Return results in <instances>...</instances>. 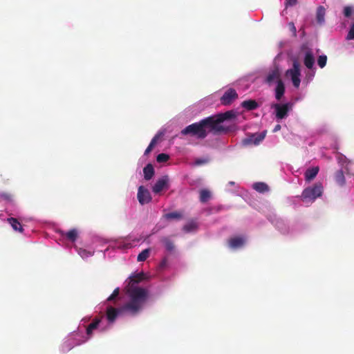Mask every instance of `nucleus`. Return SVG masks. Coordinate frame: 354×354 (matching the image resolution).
Returning a JSON list of instances; mask_svg holds the SVG:
<instances>
[{
	"instance_id": "nucleus-15",
	"label": "nucleus",
	"mask_w": 354,
	"mask_h": 354,
	"mask_svg": "<svg viewBox=\"0 0 354 354\" xmlns=\"http://www.w3.org/2000/svg\"><path fill=\"white\" fill-rule=\"evenodd\" d=\"M285 93V86L283 82L281 81H279L277 83V86L275 88V97L277 100H281V97L284 95Z\"/></svg>"
},
{
	"instance_id": "nucleus-3",
	"label": "nucleus",
	"mask_w": 354,
	"mask_h": 354,
	"mask_svg": "<svg viewBox=\"0 0 354 354\" xmlns=\"http://www.w3.org/2000/svg\"><path fill=\"white\" fill-rule=\"evenodd\" d=\"M323 187L321 184H315L313 187L306 188L302 194L301 198L304 202L314 201L317 197L321 196Z\"/></svg>"
},
{
	"instance_id": "nucleus-27",
	"label": "nucleus",
	"mask_w": 354,
	"mask_h": 354,
	"mask_svg": "<svg viewBox=\"0 0 354 354\" xmlns=\"http://www.w3.org/2000/svg\"><path fill=\"white\" fill-rule=\"evenodd\" d=\"M150 249L147 248L142 250L137 257L138 261H145L149 256Z\"/></svg>"
},
{
	"instance_id": "nucleus-14",
	"label": "nucleus",
	"mask_w": 354,
	"mask_h": 354,
	"mask_svg": "<svg viewBox=\"0 0 354 354\" xmlns=\"http://www.w3.org/2000/svg\"><path fill=\"white\" fill-rule=\"evenodd\" d=\"M318 172V167H313L308 169L304 174L306 180L310 182L313 180L317 175Z\"/></svg>"
},
{
	"instance_id": "nucleus-4",
	"label": "nucleus",
	"mask_w": 354,
	"mask_h": 354,
	"mask_svg": "<svg viewBox=\"0 0 354 354\" xmlns=\"http://www.w3.org/2000/svg\"><path fill=\"white\" fill-rule=\"evenodd\" d=\"M286 75L291 78L293 86L299 88L300 85V65L297 61H294L292 68L286 71Z\"/></svg>"
},
{
	"instance_id": "nucleus-39",
	"label": "nucleus",
	"mask_w": 354,
	"mask_h": 354,
	"mask_svg": "<svg viewBox=\"0 0 354 354\" xmlns=\"http://www.w3.org/2000/svg\"><path fill=\"white\" fill-rule=\"evenodd\" d=\"M281 127L280 124H277L273 129V132H277V131H279L281 129Z\"/></svg>"
},
{
	"instance_id": "nucleus-30",
	"label": "nucleus",
	"mask_w": 354,
	"mask_h": 354,
	"mask_svg": "<svg viewBox=\"0 0 354 354\" xmlns=\"http://www.w3.org/2000/svg\"><path fill=\"white\" fill-rule=\"evenodd\" d=\"M169 155L162 153L157 156L156 160L158 162H165L169 160Z\"/></svg>"
},
{
	"instance_id": "nucleus-23",
	"label": "nucleus",
	"mask_w": 354,
	"mask_h": 354,
	"mask_svg": "<svg viewBox=\"0 0 354 354\" xmlns=\"http://www.w3.org/2000/svg\"><path fill=\"white\" fill-rule=\"evenodd\" d=\"M160 136V134H156L153 138L152 140H151L149 146L147 147V148L145 149V155H147L149 154L153 149V148L155 147L156 144L158 142V140L159 139Z\"/></svg>"
},
{
	"instance_id": "nucleus-21",
	"label": "nucleus",
	"mask_w": 354,
	"mask_h": 354,
	"mask_svg": "<svg viewBox=\"0 0 354 354\" xmlns=\"http://www.w3.org/2000/svg\"><path fill=\"white\" fill-rule=\"evenodd\" d=\"M211 198V192L206 189L200 190V201L203 203L207 202Z\"/></svg>"
},
{
	"instance_id": "nucleus-25",
	"label": "nucleus",
	"mask_w": 354,
	"mask_h": 354,
	"mask_svg": "<svg viewBox=\"0 0 354 354\" xmlns=\"http://www.w3.org/2000/svg\"><path fill=\"white\" fill-rule=\"evenodd\" d=\"M325 9L323 6H319L317 10V20L319 24L324 21Z\"/></svg>"
},
{
	"instance_id": "nucleus-20",
	"label": "nucleus",
	"mask_w": 354,
	"mask_h": 354,
	"mask_svg": "<svg viewBox=\"0 0 354 354\" xmlns=\"http://www.w3.org/2000/svg\"><path fill=\"white\" fill-rule=\"evenodd\" d=\"M253 188L259 193H264L269 190L268 185L262 182L254 183L253 185Z\"/></svg>"
},
{
	"instance_id": "nucleus-8",
	"label": "nucleus",
	"mask_w": 354,
	"mask_h": 354,
	"mask_svg": "<svg viewBox=\"0 0 354 354\" xmlns=\"http://www.w3.org/2000/svg\"><path fill=\"white\" fill-rule=\"evenodd\" d=\"M266 137V131L259 133H254L250 135L247 138L243 140V144L244 145H259Z\"/></svg>"
},
{
	"instance_id": "nucleus-2",
	"label": "nucleus",
	"mask_w": 354,
	"mask_h": 354,
	"mask_svg": "<svg viewBox=\"0 0 354 354\" xmlns=\"http://www.w3.org/2000/svg\"><path fill=\"white\" fill-rule=\"evenodd\" d=\"M130 301L120 308L111 306L106 308V319L109 323L115 321L118 316L123 312H129L131 315H137L142 309L147 298V290L142 288H133L130 291Z\"/></svg>"
},
{
	"instance_id": "nucleus-11",
	"label": "nucleus",
	"mask_w": 354,
	"mask_h": 354,
	"mask_svg": "<svg viewBox=\"0 0 354 354\" xmlns=\"http://www.w3.org/2000/svg\"><path fill=\"white\" fill-rule=\"evenodd\" d=\"M304 64L308 69L313 68L315 64V57L312 49L306 48L304 58Z\"/></svg>"
},
{
	"instance_id": "nucleus-32",
	"label": "nucleus",
	"mask_w": 354,
	"mask_h": 354,
	"mask_svg": "<svg viewBox=\"0 0 354 354\" xmlns=\"http://www.w3.org/2000/svg\"><path fill=\"white\" fill-rule=\"evenodd\" d=\"M120 292V290L118 288H115L113 293L108 297L107 301H113L116 297H118Z\"/></svg>"
},
{
	"instance_id": "nucleus-24",
	"label": "nucleus",
	"mask_w": 354,
	"mask_h": 354,
	"mask_svg": "<svg viewBox=\"0 0 354 354\" xmlns=\"http://www.w3.org/2000/svg\"><path fill=\"white\" fill-rule=\"evenodd\" d=\"M164 217L167 220H174V219L180 220L183 218V214L178 212H169V213L165 214L164 215Z\"/></svg>"
},
{
	"instance_id": "nucleus-36",
	"label": "nucleus",
	"mask_w": 354,
	"mask_h": 354,
	"mask_svg": "<svg viewBox=\"0 0 354 354\" xmlns=\"http://www.w3.org/2000/svg\"><path fill=\"white\" fill-rule=\"evenodd\" d=\"M297 3V0H287L285 6L286 8L295 6Z\"/></svg>"
},
{
	"instance_id": "nucleus-10",
	"label": "nucleus",
	"mask_w": 354,
	"mask_h": 354,
	"mask_svg": "<svg viewBox=\"0 0 354 354\" xmlns=\"http://www.w3.org/2000/svg\"><path fill=\"white\" fill-rule=\"evenodd\" d=\"M168 181L169 178L167 176H162L161 178H159L152 187L153 192L155 194H158L165 188H167Z\"/></svg>"
},
{
	"instance_id": "nucleus-18",
	"label": "nucleus",
	"mask_w": 354,
	"mask_h": 354,
	"mask_svg": "<svg viewBox=\"0 0 354 354\" xmlns=\"http://www.w3.org/2000/svg\"><path fill=\"white\" fill-rule=\"evenodd\" d=\"M8 223L12 226V229L15 231H18L21 233L23 232L24 229L21 224L15 218H8L7 219Z\"/></svg>"
},
{
	"instance_id": "nucleus-13",
	"label": "nucleus",
	"mask_w": 354,
	"mask_h": 354,
	"mask_svg": "<svg viewBox=\"0 0 354 354\" xmlns=\"http://www.w3.org/2000/svg\"><path fill=\"white\" fill-rule=\"evenodd\" d=\"M63 237H66L68 241L75 242L78 236V232L76 229H71L68 232H61Z\"/></svg>"
},
{
	"instance_id": "nucleus-16",
	"label": "nucleus",
	"mask_w": 354,
	"mask_h": 354,
	"mask_svg": "<svg viewBox=\"0 0 354 354\" xmlns=\"http://www.w3.org/2000/svg\"><path fill=\"white\" fill-rule=\"evenodd\" d=\"M241 106L248 111H253L258 108L259 104L254 100H248L242 102Z\"/></svg>"
},
{
	"instance_id": "nucleus-37",
	"label": "nucleus",
	"mask_w": 354,
	"mask_h": 354,
	"mask_svg": "<svg viewBox=\"0 0 354 354\" xmlns=\"http://www.w3.org/2000/svg\"><path fill=\"white\" fill-rule=\"evenodd\" d=\"M289 26H290V28L291 31H292L294 35H295L297 30H296V28H295L294 24L292 22H290L289 24Z\"/></svg>"
},
{
	"instance_id": "nucleus-9",
	"label": "nucleus",
	"mask_w": 354,
	"mask_h": 354,
	"mask_svg": "<svg viewBox=\"0 0 354 354\" xmlns=\"http://www.w3.org/2000/svg\"><path fill=\"white\" fill-rule=\"evenodd\" d=\"M279 81H281V73L279 69L277 67H274L268 72L266 76V82L270 85L274 82L278 83Z\"/></svg>"
},
{
	"instance_id": "nucleus-22",
	"label": "nucleus",
	"mask_w": 354,
	"mask_h": 354,
	"mask_svg": "<svg viewBox=\"0 0 354 354\" xmlns=\"http://www.w3.org/2000/svg\"><path fill=\"white\" fill-rule=\"evenodd\" d=\"M335 179L336 183L341 186L345 184V177L342 170H338L336 171L335 174Z\"/></svg>"
},
{
	"instance_id": "nucleus-29",
	"label": "nucleus",
	"mask_w": 354,
	"mask_h": 354,
	"mask_svg": "<svg viewBox=\"0 0 354 354\" xmlns=\"http://www.w3.org/2000/svg\"><path fill=\"white\" fill-rule=\"evenodd\" d=\"M327 62V56L325 55H322L319 56L317 59V64L318 66L323 68L326 65Z\"/></svg>"
},
{
	"instance_id": "nucleus-26",
	"label": "nucleus",
	"mask_w": 354,
	"mask_h": 354,
	"mask_svg": "<svg viewBox=\"0 0 354 354\" xmlns=\"http://www.w3.org/2000/svg\"><path fill=\"white\" fill-rule=\"evenodd\" d=\"M129 279L130 283L133 286L134 283H138L144 279V274L143 272H140L130 277Z\"/></svg>"
},
{
	"instance_id": "nucleus-33",
	"label": "nucleus",
	"mask_w": 354,
	"mask_h": 354,
	"mask_svg": "<svg viewBox=\"0 0 354 354\" xmlns=\"http://www.w3.org/2000/svg\"><path fill=\"white\" fill-rule=\"evenodd\" d=\"M346 39L348 40H354V22L351 26L350 30L348 31V33L346 37Z\"/></svg>"
},
{
	"instance_id": "nucleus-34",
	"label": "nucleus",
	"mask_w": 354,
	"mask_h": 354,
	"mask_svg": "<svg viewBox=\"0 0 354 354\" xmlns=\"http://www.w3.org/2000/svg\"><path fill=\"white\" fill-rule=\"evenodd\" d=\"M78 253L82 258H86L91 255V252L81 248L78 250Z\"/></svg>"
},
{
	"instance_id": "nucleus-7",
	"label": "nucleus",
	"mask_w": 354,
	"mask_h": 354,
	"mask_svg": "<svg viewBox=\"0 0 354 354\" xmlns=\"http://www.w3.org/2000/svg\"><path fill=\"white\" fill-rule=\"evenodd\" d=\"M137 197L141 205L147 204L150 203L152 199L149 191L143 186L139 187Z\"/></svg>"
},
{
	"instance_id": "nucleus-40",
	"label": "nucleus",
	"mask_w": 354,
	"mask_h": 354,
	"mask_svg": "<svg viewBox=\"0 0 354 354\" xmlns=\"http://www.w3.org/2000/svg\"><path fill=\"white\" fill-rule=\"evenodd\" d=\"M3 197H5L6 198L8 199L9 198V196L7 195V194H3L2 195Z\"/></svg>"
},
{
	"instance_id": "nucleus-41",
	"label": "nucleus",
	"mask_w": 354,
	"mask_h": 354,
	"mask_svg": "<svg viewBox=\"0 0 354 354\" xmlns=\"http://www.w3.org/2000/svg\"><path fill=\"white\" fill-rule=\"evenodd\" d=\"M229 184H230V185H234V182H230V183H229Z\"/></svg>"
},
{
	"instance_id": "nucleus-5",
	"label": "nucleus",
	"mask_w": 354,
	"mask_h": 354,
	"mask_svg": "<svg viewBox=\"0 0 354 354\" xmlns=\"http://www.w3.org/2000/svg\"><path fill=\"white\" fill-rule=\"evenodd\" d=\"M272 107L275 110V115L277 120H282L288 116V112L292 108V104L288 102L286 104H274Z\"/></svg>"
},
{
	"instance_id": "nucleus-17",
	"label": "nucleus",
	"mask_w": 354,
	"mask_h": 354,
	"mask_svg": "<svg viewBox=\"0 0 354 354\" xmlns=\"http://www.w3.org/2000/svg\"><path fill=\"white\" fill-rule=\"evenodd\" d=\"M144 178L146 180H149L154 175V169L151 164H147L143 169Z\"/></svg>"
},
{
	"instance_id": "nucleus-19",
	"label": "nucleus",
	"mask_w": 354,
	"mask_h": 354,
	"mask_svg": "<svg viewBox=\"0 0 354 354\" xmlns=\"http://www.w3.org/2000/svg\"><path fill=\"white\" fill-rule=\"evenodd\" d=\"M101 322V319L99 318H95L93 322L87 326L86 328V334L88 335H91L93 330L96 329L100 323Z\"/></svg>"
},
{
	"instance_id": "nucleus-35",
	"label": "nucleus",
	"mask_w": 354,
	"mask_h": 354,
	"mask_svg": "<svg viewBox=\"0 0 354 354\" xmlns=\"http://www.w3.org/2000/svg\"><path fill=\"white\" fill-rule=\"evenodd\" d=\"M352 13V8L350 6H346L344 9V15L346 17H349Z\"/></svg>"
},
{
	"instance_id": "nucleus-28",
	"label": "nucleus",
	"mask_w": 354,
	"mask_h": 354,
	"mask_svg": "<svg viewBox=\"0 0 354 354\" xmlns=\"http://www.w3.org/2000/svg\"><path fill=\"white\" fill-rule=\"evenodd\" d=\"M162 242L164 243L167 250L171 252L174 249V243L168 238H163Z\"/></svg>"
},
{
	"instance_id": "nucleus-38",
	"label": "nucleus",
	"mask_w": 354,
	"mask_h": 354,
	"mask_svg": "<svg viewBox=\"0 0 354 354\" xmlns=\"http://www.w3.org/2000/svg\"><path fill=\"white\" fill-rule=\"evenodd\" d=\"M207 161L206 160H203V159H198L196 160V165H202V164H204V163H206Z\"/></svg>"
},
{
	"instance_id": "nucleus-12",
	"label": "nucleus",
	"mask_w": 354,
	"mask_h": 354,
	"mask_svg": "<svg viewBox=\"0 0 354 354\" xmlns=\"http://www.w3.org/2000/svg\"><path fill=\"white\" fill-rule=\"evenodd\" d=\"M245 239L242 236H235L228 241L229 246L232 249H236L242 247L245 243Z\"/></svg>"
},
{
	"instance_id": "nucleus-6",
	"label": "nucleus",
	"mask_w": 354,
	"mask_h": 354,
	"mask_svg": "<svg viewBox=\"0 0 354 354\" xmlns=\"http://www.w3.org/2000/svg\"><path fill=\"white\" fill-rule=\"evenodd\" d=\"M237 98L238 93H236V90L232 88H230L225 91L221 97L220 101L223 105L226 106L231 104L232 102Z\"/></svg>"
},
{
	"instance_id": "nucleus-1",
	"label": "nucleus",
	"mask_w": 354,
	"mask_h": 354,
	"mask_svg": "<svg viewBox=\"0 0 354 354\" xmlns=\"http://www.w3.org/2000/svg\"><path fill=\"white\" fill-rule=\"evenodd\" d=\"M234 116L232 111L209 116L198 122L188 125L181 131V134L191 135L198 139H204L209 132H212L214 134L227 133L231 131V127H225L222 125V123Z\"/></svg>"
},
{
	"instance_id": "nucleus-31",
	"label": "nucleus",
	"mask_w": 354,
	"mask_h": 354,
	"mask_svg": "<svg viewBox=\"0 0 354 354\" xmlns=\"http://www.w3.org/2000/svg\"><path fill=\"white\" fill-rule=\"evenodd\" d=\"M196 225L195 223H188V224H186L185 225H184L183 230L187 232H192V230H194V229H196Z\"/></svg>"
}]
</instances>
